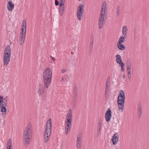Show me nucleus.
<instances>
[{"label": "nucleus", "instance_id": "obj_1", "mask_svg": "<svg viewBox=\"0 0 149 149\" xmlns=\"http://www.w3.org/2000/svg\"><path fill=\"white\" fill-rule=\"evenodd\" d=\"M32 126L31 123H28L27 127H26L23 132V140L24 143L27 145L30 144V139L31 138L32 135Z\"/></svg>", "mask_w": 149, "mask_h": 149}, {"label": "nucleus", "instance_id": "obj_2", "mask_svg": "<svg viewBox=\"0 0 149 149\" xmlns=\"http://www.w3.org/2000/svg\"><path fill=\"white\" fill-rule=\"evenodd\" d=\"M52 74V71L49 68H47L44 71L43 80L44 85L46 88H48L51 84Z\"/></svg>", "mask_w": 149, "mask_h": 149}, {"label": "nucleus", "instance_id": "obj_3", "mask_svg": "<svg viewBox=\"0 0 149 149\" xmlns=\"http://www.w3.org/2000/svg\"><path fill=\"white\" fill-rule=\"evenodd\" d=\"M125 100V94L123 90L120 91L119 93L117 99V104L119 111L122 112L124 106Z\"/></svg>", "mask_w": 149, "mask_h": 149}, {"label": "nucleus", "instance_id": "obj_4", "mask_svg": "<svg viewBox=\"0 0 149 149\" xmlns=\"http://www.w3.org/2000/svg\"><path fill=\"white\" fill-rule=\"evenodd\" d=\"M45 126L46 127L45 130V143H47L49 138L50 135L51 133L52 128V121L51 119L49 118L47 121Z\"/></svg>", "mask_w": 149, "mask_h": 149}, {"label": "nucleus", "instance_id": "obj_5", "mask_svg": "<svg viewBox=\"0 0 149 149\" xmlns=\"http://www.w3.org/2000/svg\"><path fill=\"white\" fill-rule=\"evenodd\" d=\"M4 101L3 100V97L2 96H0V111L1 112L6 113L7 111L6 107L7 106V100H5Z\"/></svg>", "mask_w": 149, "mask_h": 149}, {"label": "nucleus", "instance_id": "obj_6", "mask_svg": "<svg viewBox=\"0 0 149 149\" xmlns=\"http://www.w3.org/2000/svg\"><path fill=\"white\" fill-rule=\"evenodd\" d=\"M84 5L81 4L78 6L77 9V17L78 19L80 21L81 20V17L84 13Z\"/></svg>", "mask_w": 149, "mask_h": 149}, {"label": "nucleus", "instance_id": "obj_7", "mask_svg": "<svg viewBox=\"0 0 149 149\" xmlns=\"http://www.w3.org/2000/svg\"><path fill=\"white\" fill-rule=\"evenodd\" d=\"M111 116V110L110 108H109L106 111L105 116V118L107 123H108L110 120Z\"/></svg>", "mask_w": 149, "mask_h": 149}, {"label": "nucleus", "instance_id": "obj_8", "mask_svg": "<svg viewBox=\"0 0 149 149\" xmlns=\"http://www.w3.org/2000/svg\"><path fill=\"white\" fill-rule=\"evenodd\" d=\"M72 121H67L65 123V131L66 135H67L70 130L71 125Z\"/></svg>", "mask_w": 149, "mask_h": 149}, {"label": "nucleus", "instance_id": "obj_9", "mask_svg": "<svg viewBox=\"0 0 149 149\" xmlns=\"http://www.w3.org/2000/svg\"><path fill=\"white\" fill-rule=\"evenodd\" d=\"M21 30L20 33L22 36L24 35L25 36L26 30V23L25 19L23 20L21 26Z\"/></svg>", "mask_w": 149, "mask_h": 149}, {"label": "nucleus", "instance_id": "obj_10", "mask_svg": "<svg viewBox=\"0 0 149 149\" xmlns=\"http://www.w3.org/2000/svg\"><path fill=\"white\" fill-rule=\"evenodd\" d=\"M38 93L39 95H41L45 92V88L41 84H39L38 85Z\"/></svg>", "mask_w": 149, "mask_h": 149}, {"label": "nucleus", "instance_id": "obj_11", "mask_svg": "<svg viewBox=\"0 0 149 149\" xmlns=\"http://www.w3.org/2000/svg\"><path fill=\"white\" fill-rule=\"evenodd\" d=\"M11 55H3V64L5 65H7L10 61Z\"/></svg>", "mask_w": 149, "mask_h": 149}, {"label": "nucleus", "instance_id": "obj_12", "mask_svg": "<svg viewBox=\"0 0 149 149\" xmlns=\"http://www.w3.org/2000/svg\"><path fill=\"white\" fill-rule=\"evenodd\" d=\"M119 136L117 133H115L113 136L112 141L113 145H116L118 140Z\"/></svg>", "mask_w": 149, "mask_h": 149}, {"label": "nucleus", "instance_id": "obj_13", "mask_svg": "<svg viewBox=\"0 0 149 149\" xmlns=\"http://www.w3.org/2000/svg\"><path fill=\"white\" fill-rule=\"evenodd\" d=\"M104 17L100 16V17L98 22V26L100 29L102 28L104 26Z\"/></svg>", "mask_w": 149, "mask_h": 149}, {"label": "nucleus", "instance_id": "obj_14", "mask_svg": "<svg viewBox=\"0 0 149 149\" xmlns=\"http://www.w3.org/2000/svg\"><path fill=\"white\" fill-rule=\"evenodd\" d=\"M3 55H11V50L9 45H7L3 53Z\"/></svg>", "mask_w": 149, "mask_h": 149}, {"label": "nucleus", "instance_id": "obj_15", "mask_svg": "<svg viewBox=\"0 0 149 149\" xmlns=\"http://www.w3.org/2000/svg\"><path fill=\"white\" fill-rule=\"evenodd\" d=\"M14 5L11 1H9L8 3L7 8L10 11H12L14 8Z\"/></svg>", "mask_w": 149, "mask_h": 149}, {"label": "nucleus", "instance_id": "obj_16", "mask_svg": "<svg viewBox=\"0 0 149 149\" xmlns=\"http://www.w3.org/2000/svg\"><path fill=\"white\" fill-rule=\"evenodd\" d=\"M116 57V62L118 64L123 63L120 55L117 54Z\"/></svg>", "mask_w": 149, "mask_h": 149}, {"label": "nucleus", "instance_id": "obj_17", "mask_svg": "<svg viewBox=\"0 0 149 149\" xmlns=\"http://www.w3.org/2000/svg\"><path fill=\"white\" fill-rule=\"evenodd\" d=\"M59 12L61 16H62L63 15L65 10V8L64 5L61 6H60V5H59Z\"/></svg>", "mask_w": 149, "mask_h": 149}, {"label": "nucleus", "instance_id": "obj_18", "mask_svg": "<svg viewBox=\"0 0 149 149\" xmlns=\"http://www.w3.org/2000/svg\"><path fill=\"white\" fill-rule=\"evenodd\" d=\"M73 99L75 100L77 96V87L76 86H74V92H73Z\"/></svg>", "mask_w": 149, "mask_h": 149}, {"label": "nucleus", "instance_id": "obj_19", "mask_svg": "<svg viewBox=\"0 0 149 149\" xmlns=\"http://www.w3.org/2000/svg\"><path fill=\"white\" fill-rule=\"evenodd\" d=\"M122 33L124 36L125 37L127 36V32L128 31L126 26H125L123 27Z\"/></svg>", "mask_w": 149, "mask_h": 149}, {"label": "nucleus", "instance_id": "obj_20", "mask_svg": "<svg viewBox=\"0 0 149 149\" xmlns=\"http://www.w3.org/2000/svg\"><path fill=\"white\" fill-rule=\"evenodd\" d=\"M93 40H92L89 45L88 51V54L89 55H91L93 50Z\"/></svg>", "mask_w": 149, "mask_h": 149}, {"label": "nucleus", "instance_id": "obj_21", "mask_svg": "<svg viewBox=\"0 0 149 149\" xmlns=\"http://www.w3.org/2000/svg\"><path fill=\"white\" fill-rule=\"evenodd\" d=\"M141 106L139 105L138 107V113L139 116H138V118L139 119H140L141 118V114H142V111H141Z\"/></svg>", "mask_w": 149, "mask_h": 149}, {"label": "nucleus", "instance_id": "obj_22", "mask_svg": "<svg viewBox=\"0 0 149 149\" xmlns=\"http://www.w3.org/2000/svg\"><path fill=\"white\" fill-rule=\"evenodd\" d=\"M117 47L119 49L122 50H124L125 49V46L121 43H117Z\"/></svg>", "mask_w": 149, "mask_h": 149}, {"label": "nucleus", "instance_id": "obj_23", "mask_svg": "<svg viewBox=\"0 0 149 149\" xmlns=\"http://www.w3.org/2000/svg\"><path fill=\"white\" fill-rule=\"evenodd\" d=\"M106 9L102 7H101V10L100 14V16L104 17Z\"/></svg>", "mask_w": 149, "mask_h": 149}, {"label": "nucleus", "instance_id": "obj_24", "mask_svg": "<svg viewBox=\"0 0 149 149\" xmlns=\"http://www.w3.org/2000/svg\"><path fill=\"white\" fill-rule=\"evenodd\" d=\"M72 114L70 113H68L66 116V120L68 121L70 120V121H72Z\"/></svg>", "mask_w": 149, "mask_h": 149}, {"label": "nucleus", "instance_id": "obj_25", "mask_svg": "<svg viewBox=\"0 0 149 149\" xmlns=\"http://www.w3.org/2000/svg\"><path fill=\"white\" fill-rule=\"evenodd\" d=\"M125 39L124 36H122L120 38L119 41L117 43H123L125 41Z\"/></svg>", "mask_w": 149, "mask_h": 149}, {"label": "nucleus", "instance_id": "obj_26", "mask_svg": "<svg viewBox=\"0 0 149 149\" xmlns=\"http://www.w3.org/2000/svg\"><path fill=\"white\" fill-rule=\"evenodd\" d=\"M82 139V133H79L77 137V141L80 142L81 141Z\"/></svg>", "mask_w": 149, "mask_h": 149}, {"label": "nucleus", "instance_id": "obj_27", "mask_svg": "<svg viewBox=\"0 0 149 149\" xmlns=\"http://www.w3.org/2000/svg\"><path fill=\"white\" fill-rule=\"evenodd\" d=\"M120 6H118L116 8V14L118 17L120 16V14L121 13L120 10L119 9Z\"/></svg>", "mask_w": 149, "mask_h": 149}, {"label": "nucleus", "instance_id": "obj_28", "mask_svg": "<svg viewBox=\"0 0 149 149\" xmlns=\"http://www.w3.org/2000/svg\"><path fill=\"white\" fill-rule=\"evenodd\" d=\"M121 67V70L123 72H124L125 71V65L124 63H121L120 64H119Z\"/></svg>", "mask_w": 149, "mask_h": 149}, {"label": "nucleus", "instance_id": "obj_29", "mask_svg": "<svg viewBox=\"0 0 149 149\" xmlns=\"http://www.w3.org/2000/svg\"><path fill=\"white\" fill-rule=\"evenodd\" d=\"M101 119L100 118L99 120V122L97 125V129H100L101 130Z\"/></svg>", "mask_w": 149, "mask_h": 149}, {"label": "nucleus", "instance_id": "obj_30", "mask_svg": "<svg viewBox=\"0 0 149 149\" xmlns=\"http://www.w3.org/2000/svg\"><path fill=\"white\" fill-rule=\"evenodd\" d=\"M21 38L19 39V41H22L23 42H24L25 36H24V35L22 36L21 35H20Z\"/></svg>", "mask_w": 149, "mask_h": 149}, {"label": "nucleus", "instance_id": "obj_31", "mask_svg": "<svg viewBox=\"0 0 149 149\" xmlns=\"http://www.w3.org/2000/svg\"><path fill=\"white\" fill-rule=\"evenodd\" d=\"M107 3L105 1L103 2V4L102 5V7L104 8L105 9H106L107 7Z\"/></svg>", "mask_w": 149, "mask_h": 149}, {"label": "nucleus", "instance_id": "obj_32", "mask_svg": "<svg viewBox=\"0 0 149 149\" xmlns=\"http://www.w3.org/2000/svg\"><path fill=\"white\" fill-rule=\"evenodd\" d=\"M65 0H60V4L59 5L61 6H64L65 4Z\"/></svg>", "mask_w": 149, "mask_h": 149}, {"label": "nucleus", "instance_id": "obj_33", "mask_svg": "<svg viewBox=\"0 0 149 149\" xmlns=\"http://www.w3.org/2000/svg\"><path fill=\"white\" fill-rule=\"evenodd\" d=\"M109 83H107V82L106 84V88H105V90H110V87L109 86Z\"/></svg>", "mask_w": 149, "mask_h": 149}, {"label": "nucleus", "instance_id": "obj_34", "mask_svg": "<svg viewBox=\"0 0 149 149\" xmlns=\"http://www.w3.org/2000/svg\"><path fill=\"white\" fill-rule=\"evenodd\" d=\"M109 95L108 93H105V98L106 100H107L108 98V96Z\"/></svg>", "mask_w": 149, "mask_h": 149}, {"label": "nucleus", "instance_id": "obj_35", "mask_svg": "<svg viewBox=\"0 0 149 149\" xmlns=\"http://www.w3.org/2000/svg\"><path fill=\"white\" fill-rule=\"evenodd\" d=\"M132 67L131 63H127V67Z\"/></svg>", "mask_w": 149, "mask_h": 149}, {"label": "nucleus", "instance_id": "obj_36", "mask_svg": "<svg viewBox=\"0 0 149 149\" xmlns=\"http://www.w3.org/2000/svg\"><path fill=\"white\" fill-rule=\"evenodd\" d=\"M110 77H108L107 79L106 83L107 82V83H109V84L110 83Z\"/></svg>", "mask_w": 149, "mask_h": 149}, {"label": "nucleus", "instance_id": "obj_37", "mask_svg": "<svg viewBox=\"0 0 149 149\" xmlns=\"http://www.w3.org/2000/svg\"><path fill=\"white\" fill-rule=\"evenodd\" d=\"M60 3L57 0H55V4L56 6H58L59 5Z\"/></svg>", "mask_w": 149, "mask_h": 149}, {"label": "nucleus", "instance_id": "obj_38", "mask_svg": "<svg viewBox=\"0 0 149 149\" xmlns=\"http://www.w3.org/2000/svg\"><path fill=\"white\" fill-rule=\"evenodd\" d=\"M100 129H97V136H98L99 135L100 133Z\"/></svg>", "mask_w": 149, "mask_h": 149}, {"label": "nucleus", "instance_id": "obj_39", "mask_svg": "<svg viewBox=\"0 0 149 149\" xmlns=\"http://www.w3.org/2000/svg\"><path fill=\"white\" fill-rule=\"evenodd\" d=\"M79 141H77V147L81 146V143Z\"/></svg>", "mask_w": 149, "mask_h": 149}, {"label": "nucleus", "instance_id": "obj_40", "mask_svg": "<svg viewBox=\"0 0 149 149\" xmlns=\"http://www.w3.org/2000/svg\"><path fill=\"white\" fill-rule=\"evenodd\" d=\"M2 115L4 118H5L6 117V113L5 112H2Z\"/></svg>", "mask_w": 149, "mask_h": 149}, {"label": "nucleus", "instance_id": "obj_41", "mask_svg": "<svg viewBox=\"0 0 149 149\" xmlns=\"http://www.w3.org/2000/svg\"><path fill=\"white\" fill-rule=\"evenodd\" d=\"M12 142H10L9 143H7V147H9V146H11V147H12Z\"/></svg>", "mask_w": 149, "mask_h": 149}, {"label": "nucleus", "instance_id": "obj_42", "mask_svg": "<svg viewBox=\"0 0 149 149\" xmlns=\"http://www.w3.org/2000/svg\"><path fill=\"white\" fill-rule=\"evenodd\" d=\"M131 67H127V71H131Z\"/></svg>", "mask_w": 149, "mask_h": 149}, {"label": "nucleus", "instance_id": "obj_43", "mask_svg": "<svg viewBox=\"0 0 149 149\" xmlns=\"http://www.w3.org/2000/svg\"><path fill=\"white\" fill-rule=\"evenodd\" d=\"M50 57L53 60V61H55V58L52 57V56H50Z\"/></svg>", "mask_w": 149, "mask_h": 149}, {"label": "nucleus", "instance_id": "obj_44", "mask_svg": "<svg viewBox=\"0 0 149 149\" xmlns=\"http://www.w3.org/2000/svg\"><path fill=\"white\" fill-rule=\"evenodd\" d=\"M66 70L64 69H63L62 70V73H64L65 72Z\"/></svg>", "mask_w": 149, "mask_h": 149}, {"label": "nucleus", "instance_id": "obj_45", "mask_svg": "<svg viewBox=\"0 0 149 149\" xmlns=\"http://www.w3.org/2000/svg\"><path fill=\"white\" fill-rule=\"evenodd\" d=\"M128 77L129 80L130 81L131 80V75H128Z\"/></svg>", "mask_w": 149, "mask_h": 149}, {"label": "nucleus", "instance_id": "obj_46", "mask_svg": "<svg viewBox=\"0 0 149 149\" xmlns=\"http://www.w3.org/2000/svg\"><path fill=\"white\" fill-rule=\"evenodd\" d=\"M127 63H131L130 58H127Z\"/></svg>", "mask_w": 149, "mask_h": 149}, {"label": "nucleus", "instance_id": "obj_47", "mask_svg": "<svg viewBox=\"0 0 149 149\" xmlns=\"http://www.w3.org/2000/svg\"><path fill=\"white\" fill-rule=\"evenodd\" d=\"M10 142H12V141L11 139H9L8 141V142L7 143H9Z\"/></svg>", "mask_w": 149, "mask_h": 149}, {"label": "nucleus", "instance_id": "obj_48", "mask_svg": "<svg viewBox=\"0 0 149 149\" xmlns=\"http://www.w3.org/2000/svg\"><path fill=\"white\" fill-rule=\"evenodd\" d=\"M68 113H70L72 114V110L71 109H69V110L68 112Z\"/></svg>", "mask_w": 149, "mask_h": 149}, {"label": "nucleus", "instance_id": "obj_49", "mask_svg": "<svg viewBox=\"0 0 149 149\" xmlns=\"http://www.w3.org/2000/svg\"><path fill=\"white\" fill-rule=\"evenodd\" d=\"M135 31H136V29H134V38H135V37H136V35H135V34H136V33H135Z\"/></svg>", "mask_w": 149, "mask_h": 149}, {"label": "nucleus", "instance_id": "obj_50", "mask_svg": "<svg viewBox=\"0 0 149 149\" xmlns=\"http://www.w3.org/2000/svg\"><path fill=\"white\" fill-rule=\"evenodd\" d=\"M130 71H127L128 75H131Z\"/></svg>", "mask_w": 149, "mask_h": 149}, {"label": "nucleus", "instance_id": "obj_51", "mask_svg": "<svg viewBox=\"0 0 149 149\" xmlns=\"http://www.w3.org/2000/svg\"><path fill=\"white\" fill-rule=\"evenodd\" d=\"M12 147H11V146H9V147H7V149H12Z\"/></svg>", "mask_w": 149, "mask_h": 149}, {"label": "nucleus", "instance_id": "obj_52", "mask_svg": "<svg viewBox=\"0 0 149 149\" xmlns=\"http://www.w3.org/2000/svg\"><path fill=\"white\" fill-rule=\"evenodd\" d=\"M24 42L22 41H20V45H21Z\"/></svg>", "mask_w": 149, "mask_h": 149}, {"label": "nucleus", "instance_id": "obj_53", "mask_svg": "<svg viewBox=\"0 0 149 149\" xmlns=\"http://www.w3.org/2000/svg\"><path fill=\"white\" fill-rule=\"evenodd\" d=\"M109 90H105V93H108L109 92H108V91H109Z\"/></svg>", "mask_w": 149, "mask_h": 149}, {"label": "nucleus", "instance_id": "obj_54", "mask_svg": "<svg viewBox=\"0 0 149 149\" xmlns=\"http://www.w3.org/2000/svg\"><path fill=\"white\" fill-rule=\"evenodd\" d=\"M7 97H6L5 98H4V99H3V100L4 101H5V100H7L6 99V98Z\"/></svg>", "mask_w": 149, "mask_h": 149}, {"label": "nucleus", "instance_id": "obj_55", "mask_svg": "<svg viewBox=\"0 0 149 149\" xmlns=\"http://www.w3.org/2000/svg\"><path fill=\"white\" fill-rule=\"evenodd\" d=\"M123 78L124 79H125V75H123Z\"/></svg>", "mask_w": 149, "mask_h": 149}, {"label": "nucleus", "instance_id": "obj_56", "mask_svg": "<svg viewBox=\"0 0 149 149\" xmlns=\"http://www.w3.org/2000/svg\"><path fill=\"white\" fill-rule=\"evenodd\" d=\"M77 149H81L80 147H77Z\"/></svg>", "mask_w": 149, "mask_h": 149}, {"label": "nucleus", "instance_id": "obj_57", "mask_svg": "<svg viewBox=\"0 0 149 149\" xmlns=\"http://www.w3.org/2000/svg\"><path fill=\"white\" fill-rule=\"evenodd\" d=\"M62 80H63V78H62Z\"/></svg>", "mask_w": 149, "mask_h": 149}, {"label": "nucleus", "instance_id": "obj_58", "mask_svg": "<svg viewBox=\"0 0 149 149\" xmlns=\"http://www.w3.org/2000/svg\"><path fill=\"white\" fill-rule=\"evenodd\" d=\"M81 0H78L79 1H80Z\"/></svg>", "mask_w": 149, "mask_h": 149}]
</instances>
